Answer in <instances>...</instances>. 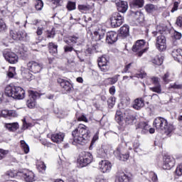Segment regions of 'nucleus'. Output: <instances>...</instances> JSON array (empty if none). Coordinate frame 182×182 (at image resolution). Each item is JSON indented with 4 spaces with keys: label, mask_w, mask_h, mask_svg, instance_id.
Wrapping results in <instances>:
<instances>
[{
    "label": "nucleus",
    "mask_w": 182,
    "mask_h": 182,
    "mask_svg": "<svg viewBox=\"0 0 182 182\" xmlns=\"http://www.w3.org/2000/svg\"><path fill=\"white\" fill-rule=\"evenodd\" d=\"M72 136L73 140H71L70 143H72L74 146H76V144L83 146V144L90 139V131H89V128L86 127V125L80 124L78 127L72 132Z\"/></svg>",
    "instance_id": "obj_1"
},
{
    "label": "nucleus",
    "mask_w": 182,
    "mask_h": 182,
    "mask_svg": "<svg viewBox=\"0 0 182 182\" xmlns=\"http://www.w3.org/2000/svg\"><path fill=\"white\" fill-rule=\"evenodd\" d=\"M153 125L156 130H161L168 136L171 132L174 130V127L171 124L168 125L167 119L163 117H157L154 119Z\"/></svg>",
    "instance_id": "obj_2"
},
{
    "label": "nucleus",
    "mask_w": 182,
    "mask_h": 182,
    "mask_svg": "<svg viewBox=\"0 0 182 182\" xmlns=\"http://www.w3.org/2000/svg\"><path fill=\"white\" fill-rule=\"evenodd\" d=\"M153 36H156V48L159 52H164L167 49V44L166 36L160 33V32H152Z\"/></svg>",
    "instance_id": "obj_3"
},
{
    "label": "nucleus",
    "mask_w": 182,
    "mask_h": 182,
    "mask_svg": "<svg viewBox=\"0 0 182 182\" xmlns=\"http://www.w3.org/2000/svg\"><path fill=\"white\" fill-rule=\"evenodd\" d=\"M93 161V156L90 152H82L77 159V163L80 164V167H86V166H89L90 163Z\"/></svg>",
    "instance_id": "obj_4"
},
{
    "label": "nucleus",
    "mask_w": 182,
    "mask_h": 182,
    "mask_svg": "<svg viewBox=\"0 0 182 182\" xmlns=\"http://www.w3.org/2000/svg\"><path fill=\"white\" fill-rule=\"evenodd\" d=\"M145 45L146 41L144 40H138L132 46V50L136 53V55L141 58V56H143V53L147 52V48H144Z\"/></svg>",
    "instance_id": "obj_5"
},
{
    "label": "nucleus",
    "mask_w": 182,
    "mask_h": 182,
    "mask_svg": "<svg viewBox=\"0 0 182 182\" xmlns=\"http://www.w3.org/2000/svg\"><path fill=\"white\" fill-rule=\"evenodd\" d=\"M110 21L112 28H119V26H121L122 23L124 22V16L120 14V13L116 12L112 15Z\"/></svg>",
    "instance_id": "obj_6"
},
{
    "label": "nucleus",
    "mask_w": 182,
    "mask_h": 182,
    "mask_svg": "<svg viewBox=\"0 0 182 182\" xmlns=\"http://www.w3.org/2000/svg\"><path fill=\"white\" fill-rule=\"evenodd\" d=\"M27 68L32 73H40L42 69H43V64L39 63L35 60H31L27 63Z\"/></svg>",
    "instance_id": "obj_7"
},
{
    "label": "nucleus",
    "mask_w": 182,
    "mask_h": 182,
    "mask_svg": "<svg viewBox=\"0 0 182 182\" xmlns=\"http://www.w3.org/2000/svg\"><path fill=\"white\" fill-rule=\"evenodd\" d=\"M41 97L38 92L29 91V100H27V106L29 109H34L36 106V99Z\"/></svg>",
    "instance_id": "obj_8"
},
{
    "label": "nucleus",
    "mask_w": 182,
    "mask_h": 182,
    "mask_svg": "<svg viewBox=\"0 0 182 182\" xmlns=\"http://www.w3.org/2000/svg\"><path fill=\"white\" fill-rule=\"evenodd\" d=\"M58 83H59L63 90L65 91V93H70V92H72L73 87L72 86V84H70V82L68 80L58 78Z\"/></svg>",
    "instance_id": "obj_9"
},
{
    "label": "nucleus",
    "mask_w": 182,
    "mask_h": 182,
    "mask_svg": "<svg viewBox=\"0 0 182 182\" xmlns=\"http://www.w3.org/2000/svg\"><path fill=\"white\" fill-rule=\"evenodd\" d=\"M114 2L117 5L118 12H121L122 14H126L127 12V9H129L127 1L115 0Z\"/></svg>",
    "instance_id": "obj_10"
},
{
    "label": "nucleus",
    "mask_w": 182,
    "mask_h": 182,
    "mask_svg": "<svg viewBox=\"0 0 182 182\" xmlns=\"http://www.w3.org/2000/svg\"><path fill=\"white\" fill-rule=\"evenodd\" d=\"M4 58L9 63L15 64L18 63V60H19V57L14 52H8L4 54Z\"/></svg>",
    "instance_id": "obj_11"
},
{
    "label": "nucleus",
    "mask_w": 182,
    "mask_h": 182,
    "mask_svg": "<svg viewBox=\"0 0 182 182\" xmlns=\"http://www.w3.org/2000/svg\"><path fill=\"white\" fill-rule=\"evenodd\" d=\"M173 167H174V158L170 156H165L164 157V170H170Z\"/></svg>",
    "instance_id": "obj_12"
},
{
    "label": "nucleus",
    "mask_w": 182,
    "mask_h": 182,
    "mask_svg": "<svg viewBox=\"0 0 182 182\" xmlns=\"http://www.w3.org/2000/svg\"><path fill=\"white\" fill-rule=\"evenodd\" d=\"M98 66L102 70V72H107L109 70V61L106 57L102 56L99 58L97 60Z\"/></svg>",
    "instance_id": "obj_13"
},
{
    "label": "nucleus",
    "mask_w": 182,
    "mask_h": 182,
    "mask_svg": "<svg viewBox=\"0 0 182 182\" xmlns=\"http://www.w3.org/2000/svg\"><path fill=\"white\" fill-rule=\"evenodd\" d=\"M10 35L14 41H23L24 39H28V34L25 31H18L16 33L11 31Z\"/></svg>",
    "instance_id": "obj_14"
},
{
    "label": "nucleus",
    "mask_w": 182,
    "mask_h": 182,
    "mask_svg": "<svg viewBox=\"0 0 182 182\" xmlns=\"http://www.w3.org/2000/svg\"><path fill=\"white\" fill-rule=\"evenodd\" d=\"M100 168L102 173H109L112 170V163L107 160L101 161Z\"/></svg>",
    "instance_id": "obj_15"
},
{
    "label": "nucleus",
    "mask_w": 182,
    "mask_h": 182,
    "mask_svg": "<svg viewBox=\"0 0 182 182\" xmlns=\"http://www.w3.org/2000/svg\"><path fill=\"white\" fill-rule=\"evenodd\" d=\"M119 35L117 33L114 31H109L107 33L106 36V42L107 43H109L112 45V43H114V42H117V37Z\"/></svg>",
    "instance_id": "obj_16"
},
{
    "label": "nucleus",
    "mask_w": 182,
    "mask_h": 182,
    "mask_svg": "<svg viewBox=\"0 0 182 182\" xmlns=\"http://www.w3.org/2000/svg\"><path fill=\"white\" fill-rule=\"evenodd\" d=\"M114 154H115L118 160H120L121 161H126V160H129V157H130L129 153L122 154V149H120V148H117L114 152Z\"/></svg>",
    "instance_id": "obj_17"
},
{
    "label": "nucleus",
    "mask_w": 182,
    "mask_h": 182,
    "mask_svg": "<svg viewBox=\"0 0 182 182\" xmlns=\"http://www.w3.org/2000/svg\"><path fill=\"white\" fill-rule=\"evenodd\" d=\"M50 139L53 143H62L65 139V134L62 132L51 134Z\"/></svg>",
    "instance_id": "obj_18"
},
{
    "label": "nucleus",
    "mask_w": 182,
    "mask_h": 182,
    "mask_svg": "<svg viewBox=\"0 0 182 182\" xmlns=\"http://www.w3.org/2000/svg\"><path fill=\"white\" fill-rule=\"evenodd\" d=\"M16 87V86H11V85L6 86L5 89L6 96H8V97H12L13 99H15Z\"/></svg>",
    "instance_id": "obj_19"
},
{
    "label": "nucleus",
    "mask_w": 182,
    "mask_h": 182,
    "mask_svg": "<svg viewBox=\"0 0 182 182\" xmlns=\"http://www.w3.org/2000/svg\"><path fill=\"white\" fill-rule=\"evenodd\" d=\"M14 99L21 100L25 97V90L21 87H16Z\"/></svg>",
    "instance_id": "obj_20"
},
{
    "label": "nucleus",
    "mask_w": 182,
    "mask_h": 182,
    "mask_svg": "<svg viewBox=\"0 0 182 182\" xmlns=\"http://www.w3.org/2000/svg\"><path fill=\"white\" fill-rule=\"evenodd\" d=\"M23 178L25 181L33 182L35 181V173L31 171H27L23 173Z\"/></svg>",
    "instance_id": "obj_21"
},
{
    "label": "nucleus",
    "mask_w": 182,
    "mask_h": 182,
    "mask_svg": "<svg viewBox=\"0 0 182 182\" xmlns=\"http://www.w3.org/2000/svg\"><path fill=\"white\" fill-rule=\"evenodd\" d=\"M133 107L135 110H140L141 107H144V100L141 98H137L134 100Z\"/></svg>",
    "instance_id": "obj_22"
},
{
    "label": "nucleus",
    "mask_w": 182,
    "mask_h": 182,
    "mask_svg": "<svg viewBox=\"0 0 182 182\" xmlns=\"http://www.w3.org/2000/svg\"><path fill=\"white\" fill-rule=\"evenodd\" d=\"M124 120L127 124H133V122L136 120V117L129 114L128 112H124Z\"/></svg>",
    "instance_id": "obj_23"
},
{
    "label": "nucleus",
    "mask_w": 182,
    "mask_h": 182,
    "mask_svg": "<svg viewBox=\"0 0 182 182\" xmlns=\"http://www.w3.org/2000/svg\"><path fill=\"white\" fill-rule=\"evenodd\" d=\"M144 6V0H133L131 3V7L134 8V9L139 8H143Z\"/></svg>",
    "instance_id": "obj_24"
},
{
    "label": "nucleus",
    "mask_w": 182,
    "mask_h": 182,
    "mask_svg": "<svg viewBox=\"0 0 182 182\" xmlns=\"http://www.w3.org/2000/svg\"><path fill=\"white\" fill-rule=\"evenodd\" d=\"M129 27L128 25H124L119 29V34L122 36V38H126L129 36Z\"/></svg>",
    "instance_id": "obj_25"
},
{
    "label": "nucleus",
    "mask_w": 182,
    "mask_h": 182,
    "mask_svg": "<svg viewBox=\"0 0 182 182\" xmlns=\"http://www.w3.org/2000/svg\"><path fill=\"white\" fill-rule=\"evenodd\" d=\"M105 33H106V31L103 29L98 30L97 31H95L94 36L95 38V41H102V39H104Z\"/></svg>",
    "instance_id": "obj_26"
},
{
    "label": "nucleus",
    "mask_w": 182,
    "mask_h": 182,
    "mask_svg": "<svg viewBox=\"0 0 182 182\" xmlns=\"http://www.w3.org/2000/svg\"><path fill=\"white\" fill-rule=\"evenodd\" d=\"M171 55L173 59H175V60H178V62H180V59L181 58H182V50L181 49L173 50L172 51Z\"/></svg>",
    "instance_id": "obj_27"
},
{
    "label": "nucleus",
    "mask_w": 182,
    "mask_h": 182,
    "mask_svg": "<svg viewBox=\"0 0 182 182\" xmlns=\"http://www.w3.org/2000/svg\"><path fill=\"white\" fill-rule=\"evenodd\" d=\"M5 127L9 130V132H15L19 129V124L16 122L9 123L5 124Z\"/></svg>",
    "instance_id": "obj_28"
},
{
    "label": "nucleus",
    "mask_w": 182,
    "mask_h": 182,
    "mask_svg": "<svg viewBox=\"0 0 182 182\" xmlns=\"http://www.w3.org/2000/svg\"><path fill=\"white\" fill-rule=\"evenodd\" d=\"M139 128L142 129L141 133H143V134H146V133L149 132L150 127L147 122H140L139 124Z\"/></svg>",
    "instance_id": "obj_29"
},
{
    "label": "nucleus",
    "mask_w": 182,
    "mask_h": 182,
    "mask_svg": "<svg viewBox=\"0 0 182 182\" xmlns=\"http://www.w3.org/2000/svg\"><path fill=\"white\" fill-rule=\"evenodd\" d=\"M119 75H116L112 77H108L105 79V82L106 85H114L117 80H119Z\"/></svg>",
    "instance_id": "obj_30"
},
{
    "label": "nucleus",
    "mask_w": 182,
    "mask_h": 182,
    "mask_svg": "<svg viewBox=\"0 0 182 182\" xmlns=\"http://www.w3.org/2000/svg\"><path fill=\"white\" fill-rule=\"evenodd\" d=\"M77 9L82 13L87 12L92 9V6L89 4H80L77 6Z\"/></svg>",
    "instance_id": "obj_31"
},
{
    "label": "nucleus",
    "mask_w": 182,
    "mask_h": 182,
    "mask_svg": "<svg viewBox=\"0 0 182 182\" xmlns=\"http://www.w3.org/2000/svg\"><path fill=\"white\" fill-rule=\"evenodd\" d=\"M117 180L119 182H129L130 178L127 176L124 173H121L119 175L117 176Z\"/></svg>",
    "instance_id": "obj_32"
},
{
    "label": "nucleus",
    "mask_w": 182,
    "mask_h": 182,
    "mask_svg": "<svg viewBox=\"0 0 182 182\" xmlns=\"http://www.w3.org/2000/svg\"><path fill=\"white\" fill-rule=\"evenodd\" d=\"M163 60H164V58L163 56H159L156 55L153 60L152 63L154 65H156V66H161V65H163Z\"/></svg>",
    "instance_id": "obj_33"
},
{
    "label": "nucleus",
    "mask_w": 182,
    "mask_h": 182,
    "mask_svg": "<svg viewBox=\"0 0 182 182\" xmlns=\"http://www.w3.org/2000/svg\"><path fill=\"white\" fill-rule=\"evenodd\" d=\"M115 120L117 123H120L124 120V113L122 112V111H117L115 114Z\"/></svg>",
    "instance_id": "obj_34"
},
{
    "label": "nucleus",
    "mask_w": 182,
    "mask_h": 182,
    "mask_svg": "<svg viewBox=\"0 0 182 182\" xmlns=\"http://www.w3.org/2000/svg\"><path fill=\"white\" fill-rule=\"evenodd\" d=\"M50 53H52V55H56L58 53V45L50 43L48 45Z\"/></svg>",
    "instance_id": "obj_35"
},
{
    "label": "nucleus",
    "mask_w": 182,
    "mask_h": 182,
    "mask_svg": "<svg viewBox=\"0 0 182 182\" xmlns=\"http://www.w3.org/2000/svg\"><path fill=\"white\" fill-rule=\"evenodd\" d=\"M20 143L21 148L24 151L25 154H28V153H29V145H28V144H26V142L24 140H21Z\"/></svg>",
    "instance_id": "obj_36"
},
{
    "label": "nucleus",
    "mask_w": 182,
    "mask_h": 182,
    "mask_svg": "<svg viewBox=\"0 0 182 182\" xmlns=\"http://www.w3.org/2000/svg\"><path fill=\"white\" fill-rule=\"evenodd\" d=\"M97 157H99L100 159H106V157H107V154H106V151L103 148H101L97 150Z\"/></svg>",
    "instance_id": "obj_37"
},
{
    "label": "nucleus",
    "mask_w": 182,
    "mask_h": 182,
    "mask_svg": "<svg viewBox=\"0 0 182 182\" xmlns=\"http://www.w3.org/2000/svg\"><path fill=\"white\" fill-rule=\"evenodd\" d=\"M169 89H174L175 90H182V84L176 82L173 84H170Z\"/></svg>",
    "instance_id": "obj_38"
},
{
    "label": "nucleus",
    "mask_w": 182,
    "mask_h": 182,
    "mask_svg": "<svg viewBox=\"0 0 182 182\" xmlns=\"http://www.w3.org/2000/svg\"><path fill=\"white\" fill-rule=\"evenodd\" d=\"M67 9L68 11H75V9H76V3L73 1H68L67 4Z\"/></svg>",
    "instance_id": "obj_39"
},
{
    "label": "nucleus",
    "mask_w": 182,
    "mask_h": 182,
    "mask_svg": "<svg viewBox=\"0 0 182 182\" xmlns=\"http://www.w3.org/2000/svg\"><path fill=\"white\" fill-rule=\"evenodd\" d=\"M35 8L36 11H42V9L43 8V1H42V0L37 1L35 4Z\"/></svg>",
    "instance_id": "obj_40"
},
{
    "label": "nucleus",
    "mask_w": 182,
    "mask_h": 182,
    "mask_svg": "<svg viewBox=\"0 0 182 182\" xmlns=\"http://www.w3.org/2000/svg\"><path fill=\"white\" fill-rule=\"evenodd\" d=\"M68 41H70L72 46L75 45V43H77V41H79V37L76 36H70L68 37Z\"/></svg>",
    "instance_id": "obj_41"
},
{
    "label": "nucleus",
    "mask_w": 182,
    "mask_h": 182,
    "mask_svg": "<svg viewBox=\"0 0 182 182\" xmlns=\"http://www.w3.org/2000/svg\"><path fill=\"white\" fill-rule=\"evenodd\" d=\"M150 90L160 95L161 93V85H156L155 87H151Z\"/></svg>",
    "instance_id": "obj_42"
},
{
    "label": "nucleus",
    "mask_w": 182,
    "mask_h": 182,
    "mask_svg": "<svg viewBox=\"0 0 182 182\" xmlns=\"http://www.w3.org/2000/svg\"><path fill=\"white\" fill-rule=\"evenodd\" d=\"M97 140H99V134L98 133H96L92 139V141H91V144H90V149H92V147H93V146L95 145V143H96V141H97Z\"/></svg>",
    "instance_id": "obj_43"
},
{
    "label": "nucleus",
    "mask_w": 182,
    "mask_h": 182,
    "mask_svg": "<svg viewBox=\"0 0 182 182\" xmlns=\"http://www.w3.org/2000/svg\"><path fill=\"white\" fill-rule=\"evenodd\" d=\"M8 153H9V151L2 149H0V160L5 159V157H6V154H8Z\"/></svg>",
    "instance_id": "obj_44"
},
{
    "label": "nucleus",
    "mask_w": 182,
    "mask_h": 182,
    "mask_svg": "<svg viewBox=\"0 0 182 182\" xmlns=\"http://www.w3.org/2000/svg\"><path fill=\"white\" fill-rule=\"evenodd\" d=\"M108 105L109 107H113L114 106V103H116V98L111 97L107 100Z\"/></svg>",
    "instance_id": "obj_45"
},
{
    "label": "nucleus",
    "mask_w": 182,
    "mask_h": 182,
    "mask_svg": "<svg viewBox=\"0 0 182 182\" xmlns=\"http://www.w3.org/2000/svg\"><path fill=\"white\" fill-rule=\"evenodd\" d=\"M6 29V24L2 18L0 19V32H4Z\"/></svg>",
    "instance_id": "obj_46"
},
{
    "label": "nucleus",
    "mask_w": 182,
    "mask_h": 182,
    "mask_svg": "<svg viewBox=\"0 0 182 182\" xmlns=\"http://www.w3.org/2000/svg\"><path fill=\"white\" fill-rule=\"evenodd\" d=\"M16 68L15 67H10L8 73L9 77H14L15 73Z\"/></svg>",
    "instance_id": "obj_47"
},
{
    "label": "nucleus",
    "mask_w": 182,
    "mask_h": 182,
    "mask_svg": "<svg viewBox=\"0 0 182 182\" xmlns=\"http://www.w3.org/2000/svg\"><path fill=\"white\" fill-rule=\"evenodd\" d=\"M170 73H166L164 74V75L162 77V80L164 82V83H168L170 82Z\"/></svg>",
    "instance_id": "obj_48"
},
{
    "label": "nucleus",
    "mask_w": 182,
    "mask_h": 182,
    "mask_svg": "<svg viewBox=\"0 0 182 182\" xmlns=\"http://www.w3.org/2000/svg\"><path fill=\"white\" fill-rule=\"evenodd\" d=\"M177 176H182V164H179L176 169Z\"/></svg>",
    "instance_id": "obj_49"
},
{
    "label": "nucleus",
    "mask_w": 182,
    "mask_h": 182,
    "mask_svg": "<svg viewBox=\"0 0 182 182\" xmlns=\"http://www.w3.org/2000/svg\"><path fill=\"white\" fill-rule=\"evenodd\" d=\"M73 50H75V48H73V46H64V52H72Z\"/></svg>",
    "instance_id": "obj_50"
},
{
    "label": "nucleus",
    "mask_w": 182,
    "mask_h": 182,
    "mask_svg": "<svg viewBox=\"0 0 182 182\" xmlns=\"http://www.w3.org/2000/svg\"><path fill=\"white\" fill-rule=\"evenodd\" d=\"M178 5H180V2H178V1H175L173 3V6L172 9L171 10V12H172V14L176 12V11H177V9H178Z\"/></svg>",
    "instance_id": "obj_51"
},
{
    "label": "nucleus",
    "mask_w": 182,
    "mask_h": 182,
    "mask_svg": "<svg viewBox=\"0 0 182 182\" xmlns=\"http://www.w3.org/2000/svg\"><path fill=\"white\" fill-rule=\"evenodd\" d=\"M145 9L146 12H151L154 9V5L153 4H147L145 6Z\"/></svg>",
    "instance_id": "obj_52"
},
{
    "label": "nucleus",
    "mask_w": 182,
    "mask_h": 182,
    "mask_svg": "<svg viewBox=\"0 0 182 182\" xmlns=\"http://www.w3.org/2000/svg\"><path fill=\"white\" fill-rule=\"evenodd\" d=\"M16 116H18V114L15 110H9L8 117H16Z\"/></svg>",
    "instance_id": "obj_53"
},
{
    "label": "nucleus",
    "mask_w": 182,
    "mask_h": 182,
    "mask_svg": "<svg viewBox=\"0 0 182 182\" xmlns=\"http://www.w3.org/2000/svg\"><path fill=\"white\" fill-rule=\"evenodd\" d=\"M176 23L179 28H181L182 29V16H179L177 18Z\"/></svg>",
    "instance_id": "obj_54"
},
{
    "label": "nucleus",
    "mask_w": 182,
    "mask_h": 182,
    "mask_svg": "<svg viewBox=\"0 0 182 182\" xmlns=\"http://www.w3.org/2000/svg\"><path fill=\"white\" fill-rule=\"evenodd\" d=\"M74 52H75V53H76L77 58H79L80 62H85V59L82 58L80 57V55H79V53H82V51H80L79 50H76V49L74 48Z\"/></svg>",
    "instance_id": "obj_55"
},
{
    "label": "nucleus",
    "mask_w": 182,
    "mask_h": 182,
    "mask_svg": "<svg viewBox=\"0 0 182 182\" xmlns=\"http://www.w3.org/2000/svg\"><path fill=\"white\" fill-rule=\"evenodd\" d=\"M132 68V63H129L128 65L124 66V68L122 71L124 73H127L129 72V70Z\"/></svg>",
    "instance_id": "obj_56"
},
{
    "label": "nucleus",
    "mask_w": 182,
    "mask_h": 182,
    "mask_svg": "<svg viewBox=\"0 0 182 182\" xmlns=\"http://www.w3.org/2000/svg\"><path fill=\"white\" fill-rule=\"evenodd\" d=\"M9 113V110L8 109H4L1 112V114L2 117H8Z\"/></svg>",
    "instance_id": "obj_57"
},
{
    "label": "nucleus",
    "mask_w": 182,
    "mask_h": 182,
    "mask_svg": "<svg viewBox=\"0 0 182 182\" xmlns=\"http://www.w3.org/2000/svg\"><path fill=\"white\" fill-rule=\"evenodd\" d=\"M109 92L110 95H112L113 96V95H114V93H116V87H114V85H112L109 88Z\"/></svg>",
    "instance_id": "obj_58"
},
{
    "label": "nucleus",
    "mask_w": 182,
    "mask_h": 182,
    "mask_svg": "<svg viewBox=\"0 0 182 182\" xmlns=\"http://www.w3.org/2000/svg\"><path fill=\"white\" fill-rule=\"evenodd\" d=\"M36 33L38 36H41V35H42V33H43V27H38L37 28Z\"/></svg>",
    "instance_id": "obj_59"
},
{
    "label": "nucleus",
    "mask_w": 182,
    "mask_h": 182,
    "mask_svg": "<svg viewBox=\"0 0 182 182\" xmlns=\"http://www.w3.org/2000/svg\"><path fill=\"white\" fill-rule=\"evenodd\" d=\"M78 122H87V118L85 115H81L77 119Z\"/></svg>",
    "instance_id": "obj_60"
},
{
    "label": "nucleus",
    "mask_w": 182,
    "mask_h": 182,
    "mask_svg": "<svg viewBox=\"0 0 182 182\" xmlns=\"http://www.w3.org/2000/svg\"><path fill=\"white\" fill-rule=\"evenodd\" d=\"M15 174H16L15 172L12 171H9L6 172V176L10 177L11 178H14L15 176Z\"/></svg>",
    "instance_id": "obj_61"
},
{
    "label": "nucleus",
    "mask_w": 182,
    "mask_h": 182,
    "mask_svg": "<svg viewBox=\"0 0 182 182\" xmlns=\"http://www.w3.org/2000/svg\"><path fill=\"white\" fill-rule=\"evenodd\" d=\"M181 33H178V32H177V31H176L175 33H174V38H175V39H176V40H180V39H181Z\"/></svg>",
    "instance_id": "obj_62"
},
{
    "label": "nucleus",
    "mask_w": 182,
    "mask_h": 182,
    "mask_svg": "<svg viewBox=\"0 0 182 182\" xmlns=\"http://www.w3.org/2000/svg\"><path fill=\"white\" fill-rule=\"evenodd\" d=\"M95 182H107V181L104 179L103 176H99L96 178Z\"/></svg>",
    "instance_id": "obj_63"
},
{
    "label": "nucleus",
    "mask_w": 182,
    "mask_h": 182,
    "mask_svg": "<svg viewBox=\"0 0 182 182\" xmlns=\"http://www.w3.org/2000/svg\"><path fill=\"white\" fill-rule=\"evenodd\" d=\"M139 146H140V144H139V141H136L134 143V151H136L137 153V149H139Z\"/></svg>",
    "instance_id": "obj_64"
}]
</instances>
